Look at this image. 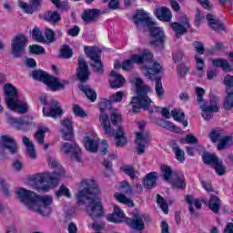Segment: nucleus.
Listing matches in <instances>:
<instances>
[{"label": "nucleus", "mask_w": 233, "mask_h": 233, "mask_svg": "<svg viewBox=\"0 0 233 233\" xmlns=\"http://www.w3.org/2000/svg\"><path fill=\"white\" fill-rule=\"evenodd\" d=\"M157 181V173L151 172L146 176L144 178L143 185L146 188H152L156 187V183Z\"/></svg>", "instance_id": "nucleus-35"}, {"label": "nucleus", "mask_w": 233, "mask_h": 233, "mask_svg": "<svg viewBox=\"0 0 233 233\" xmlns=\"http://www.w3.org/2000/svg\"><path fill=\"white\" fill-rule=\"evenodd\" d=\"M4 92L5 95V103L9 105L13 101L18 98L17 89L12 86V84H5L4 86Z\"/></svg>", "instance_id": "nucleus-27"}, {"label": "nucleus", "mask_w": 233, "mask_h": 233, "mask_svg": "<svg viewBox=\"0 0 233 233\" xmlns=\"http://www.w3.org/2000/svg\"><path fill=\"white\" fill-rule=\"evenodd\" d=\"M122 170L127 176L130 177V179H134L136 177V170L132 166H124Z\"/></svg>", "instance_id": "nucleus-60"}, {"label": "nucleus", "mask_w": 233, "mask_h": 233, "mask_svg": "<svg viewBox=\"0 0 233 233\" xmlns=\"http://www.w3.org/2000/svg\"><path fill=\"white\" fill-rule=\"evenodd\" d=\"M127 222V218H125V212L120 210L119 207H114V212L107 216V221L109 223H123V221Z\"/></svg>", "instance_id": "nucleus-29"}, {"label": "nucleus", "mask_w": 233, "mask_h": 233, "mask_svg": "<svg viewBox=\"0 0 233 233\" xmlns=\"http://www.w3.org/2000/svg\"><path fill=\"white\" fill-rule=\"evenodd\" d=\"M160 170L162 172L164 181H170L171 177L174 179V171H172V167L164 165L160 167Z\"/></svg>", "instance_id": "nucleus-40"}, {"label": "nucleus", "mask_w": 233, "mask_h": 233, "mask_svg": "<svg viewBox=\"0 0 233 233\" xmlns=\"http://www.w3.org/2000/svg\"><path fill=\"white\" fill-rule=\"evenodd\" d=\"M170 27L175 32L177 37L183 35V34H187L188 28H190V23L188 22V17H187V15L181 16L180 23H177V22L171 23Z\"/></svg>", "instance_id": "nucleus-16"}, {"label": "nucleus", "mask_w": 233, "mask_h": 233, "mask_svg": "<svg viewBox=\"0 0 233 233\" xmlns=\"http://www.w3.org/2000/svg\"><path fill=\"white\" fill-rule=\"evenodd\" d=\"M100 113L99 122L105 133L108 136H115L116 147H125L127 144V137H125V129L123 127H118L116 130H114L112 124H110V117L105 113V108L100 107Z\"/></svg>", "instance_id": "nucleus-4"}, {"label": "nucleus", "mask_w": 233, "mask_h": 233, "mask_svg": "<svg viewBox=\"0 0 233 233\" xmlns=\"http://www.w3.org/2000/svg\"><path fill=\"white\" fill-rule=\"evenodd\" d=\"M30 208L41 216H50V214H52V208H50V206L35 205L33 203Z\"/></svg>", "instance_id": "nucleus-36"}, {"label": "nucleus", "mask_w": 233, "mask_h": 233, "mask_svg": "<svg viewBox=\"0 0 233 233\" xmlns=\"http://www.w3.org/2000/svg\"><path fill=\"white\" fill-rule=\"evenodd\" d=\"M110 117H111V123L112 125H119L121 121H123V116H121V113H119V110L117 109H113L110 112Z\"/></svg>", "instance_id": "nucleus-44"}, {"label": "nucleus", "mask_w": 233, "mask_h": 233, "mask_svg": "<svg viewBox=\"0 0 233 233\" xmlns=\"http://www.w3.org/2000/svg\"><path fill=\"white\" fill-rule=\"evenodd\" d=\"M213 66L217 68H222L224 72H232V66L229 62L225 60L224 58H217L212 60Z\"/></svg>", "instance_id": "nucleus-32"}, {"label": "nucleus", "mask_w": 233, "mask_h": 233, "mask_svg": "<svg viewBox=\"0 0 233 233\" xmlns=\"http://www.w3.org/2000/svg\"><path fill=\"white\" fill-rule=\"evenodd\" d=\"M224 136L223 130H213L209 134V138L212 141V143H218L219 139H222Z\"/></svg>", "instance_id": "nucleus-51"}, {"label": "nucleus", "mask_w": 233, "mask_h": 233, "mask_svg": "<svg viewBox=\"0 0 233 233\" xmlns=\"http://www.w3.org/2000/svg\"><path fill=\"white\" fill-rule=\"evenodd\" d=\"M61 196H65L66 198H72L70 190L65 185H62L56 191V198H61Z\"/></svg>", "instance_id": "nucleus-56"}, {"label": "nucleus", "mask_w": 233, "mask_h": 233, "mask_svg": "<svg viewBox=\"0 0 233 233\" xmlns=\"http://www.w3.org/2000/svg\"><path fill=\"white\" fill-rule=\"evenodd\" d=\"M52 203H54V198L50 195L41 197L35 192H30V207H32V204L50 207Z\"/></svg>", "instance_id": "nucleus-17"}, {"label": "nucleus", "mask_w": 233, "mask_h": 233, "mask_svg": "<svg viewBox=\"0 0 233 233\" xmlns=\"http://www.w3.org/2000/svg\"><path fill=\"white\" fill-rule=\"evenodd\" d=\"M73 112L77 117H86V113L79 105H73Z\"/></svg>", "instance_id": "nucleus-61"}, {"label": "nucleus", "mask_w": 233, "mask_h": 233, "mask_svg": "<svg viewBox=\"0 0 233 233\" xmlns=\"http://www.w3.org/2000/svg\"><path fill=\"white\" fill-rule=\"evenodd\" d=\"M0 143L4 148H6L10 152V154H17L19 147L12 137L8 135L2 136Z\"/></svg>", "instance_id": "nucleus-20"}, {"label": "nucleus", "mask_w": 233, "mask_h": 233, "mask_svg": "<svg viewBox=\"0 0 233 233\" xmlns=\"http://www.w3.org/2000/svg\"><path fill=\"white\" fill-rule=\"evenodd\" d=\"M125 96V92L124 91H118L116 94H113L110 96V102L111 103H121V101H123V96Z\"/></svg>", "instance_id": "nucleus-58"}, {"label": "nucleus", "mask_w": 233, "mask_h": 233, "mask_svg": "<svg viewBox=\"0 0 233 233\" xmlns=\"http://www.w3.org/2000/svg\"><path fill=\"white\" fill-rule=\"evenodd\" d=\"M74 56V52H72V48L68 46H64L60 51V56L64 57V59H70Z\"/></svg>", "instance_id": "nucleus-53"}, {"label": "nucleus", "mask_w": 233, "mask_h": 233, "mask_svg": "<svg viewBox=\"0 0 233 233\" xmlns=\"http://www.w3.org/2000/svg\"><path fill=\"white\" fill-rule=\"evenodd\" d=\"M170 183L173 188H177V190H185V188H187L185 176L181 172L174 171L173 178Z\"/></svg>", "instance_id": "nucleus-22"}, {"label": "nucleus", "mask_w": 233, "mask_h": 233, "mask_svg": "<svg viewBox=\"0 0 233 233\" xmlns=\"http://www.w3.org/2000/svg\"><path fill=\"white\" fill-rule=\"evenodd\" d=\"M60 150L66 154V156H70L72 161L83 163L81 147H79L76 143L63 142L60 146Z\"/></svg>", "instance_id": "nucleus-10"}, {"label": "nucleus", "mask_w": 233, "mask_h": 233, "mask_svg": "<svg viewBox=\"0 0 233 233\" xmlns=\"http://www.w3.org/2000/svg\"><path fill=\"white\" fill-rule=\"evenodd\" d=\"M76 76L81 83H86L90 77V67L85 60V56H78V67L76 68Z\"/></svg>", "instance_id": "nucleus-15"}, {"label": "nucleus", "mask_w": 233, "mask_h": 233, "mask_svg": "<svg viewBox=\"0 0 233 233\" xmlns=\"http://www.w3.org/2000/svg\"><path fill=\"white\" fill-rule=\"evenodd\" d=\"M215 170L218 176L225 175L227 167H225V166H223V161L218 160V162L217 164H215Z\"/></svg>", "instance_id": "nucleus-62"}, {"label": "nucleus", "mask_w": 233, "mask_h": 233, "mask_svg": "<svg viewBox=\"0 0 233 233\" xmlns=\"http://www.w3.org/2000/svg\"><path fill=\"white\" fill-rule=\"evenodd\" d=\"M193 46L197 52V56H203L205 54V45H203V42L195 41L193 42Z\"/></svg>", "instance_id": "nucleus-57"}, {"label": "nucleus", "mask_w": 233, "mask_h": 233, "mask_svg": "<svg viewBox=\"0 0 233 233\" xmlns=\"http://www.w3.org/2000/svg\"><path fill=\"white\" fill-rule=\"evenodd\" d=\"M16 198L24 207L30 209V190L19 187L15 191Z\"/></svg>", "instance_id": "nucleus-24"}, {"label": "nucleus", "mask_w": 233, "mask_h": 233, "mask_svg": "<svg viewBox=\"0 0 233 233\" xmlns=\"http://www.w3.org/2000/svg\"><path fill=\"white\" fill-rule=\"evenodd\" d=\"M155 15L159 19V21H164L165 23H170L172 21V11L168 7H158L155 10Z\"/></svg>", "instance_id": "nucleus-28"}, {"label": "nucleus", "mask_w": 233, "mask_h": 233, "mask_svg": "<svg viewBox=\"0 0 233 233\" xmlns=\"http://www.w3.org/2000/svg\"><path fill=\"white\" fill-rule=\"evenodd\" d=\"M79 89L82 90L84 94H86L87 99H89V101H92V103H94V101L97 99V94H96V91L90 88V86L81 84L79 85Z\"/></svg>", "instance_id": "nucleus-37"}, {"label": "nucleus", "mask_w": 233, "mask_h": 233, "mask_svg": "<svg viewBox=\"0 0 233 233\" xmlns=\"http://www.w3.org/2000/svg\"><path fill=\"white\" fill-rule=\"evenodd\" d=\"M115 198L116 201H119V203H123V205H127V207H134V201L127 198V196H125V194L123 193H116Z\"/></svg>", "instance_id": "nucleus-41"}, {"label": "nucleus", "mask_w": 233, "mask_h": 233, "mask_svg": "<svg viewBox=\"0 0 233 233\" xmlns=\"http://www.w3.org/2000/svg\"><path fill=\"white\" fill-rule=\"evenodd\" d=\"M131 83H133L137 88V96L132 97L131 102L127 106L132 109L134 114H137L141 108L148 110V106H150L152 100L148 97L147 94L152 89L150 86H146L143 83V79L139 77L132 79Z\"/></svg>", "instance_id": "nucleus-3"}, {"label": "nucleus", "mask_w": 233, "mask_h": 233, "mask_svg": "<svg viewBox=\"0 0 233 233\" xmlns=\"http://www.w3.org/2000/svg\"><path fill=\"white\" fill-rule=\"evenodd\" d=\"M157 123L158 127H161L162 128H167V130H171L172 132L176 131V126L172 124V122L168 120H165L163 118H157Z\"/></svg>", "instance_id": "nucleus-43"}, {"label": "nucleus", "mask_w": 233, "mask_h": 233, "mask_svg": "<svg viewBox=\"0 0 233 233\" xmlns=\"http://www.w3.org/2000/svg\"><path fill=\"white\" fill-rule=\"evenodd\" d=\"M232 143V136L222 137V139L219 140V143L218 145V150H225V148H228V147H230Z\"/></svg>", "instance_id": "nucleus-39"}, {"label": "nucleus", "mask_w": 233, "mask_h": 233, "mask_svg": "<svg viewBox=\"0 0 233 233\" xmlns=\"http://www.w3.org/2000/svg\"><path fill=\"white\" fill-rule=\"evenodd\" d=\"M32 77L36 81L45 83V85H46V86L49 88V90H52V92H57V90H65V86H66V85L69 83L68 80L61 81V79L58 77L50 76L48 73L41 69L33 71Z\"/></svg>", "instance_id": "nucleus-6"}, {"label": "nucleus", "mask_w": 233, "mask_h": 233, "mask_svg": "<svg viewBox=\"0 0 233 233\" xmlns=\"http://www.w3.org/2000/svg\"><path fill=\"white\" fill-rule=\"evenodd\" d=\"M48 132V128L43 126L38 127V130L35 134V139L38 145H44V150H48V144H45V134Z\"/></svg>", "instance_id": "nucleus-31"}, {"label": "nucleus", "mask_w": 233, "mask_h": 233, "mask_svg": "<svg viewBox=\"0 0 233 233\" xmlns=\"http://www.w3.org/2000/svg\"><path fill=\"white\" fill-rule=\"evenodd\" d=\"M86 56L90 59V65L93 72L99 76L105 72L103 62L101 61V50L97 47H86Z\"/></svg>", "instance_id": "nucleus-8"}, {"label": "nucleus", "mask_w": 233, "mask_h": 233, "mask_svg": "<svg viewBox=\"0 0 233 233\" xmlns=\"http://www.w3.org/2000/svg\"><path fill=\"white\" fill-rule=\"evenodd\" d=\"M47 162L51 168H55L53 173L44 172L31 176V186L38 192H48L50 188H56L59 185V179L65 176V169L59 161L54 157H47Z\"/></svg>", "instance_id": "nucleus-2"}, {"label": "nucleus", "mask_w": 233, "mask_h": 233, "mask_svg": "<svg viewBox=\"0 0 233 233\" xmlns=\"http://www.w3.org/2000/svg\"><path fill=\"white\" fill-rule=\"evenodd\" d=\"M133 21L136 26H147L148 28L156 25V21L143 9L137 10L133 15Z\"/></svg>", "instance_id": "nucleus-12"}, {"label": "nucleus", "mask_w": 233, "mask_h": 233, "mask_svg": "<svg viewBox=\"0 0 233 233\" xmlns=\"http://www.w3.org/2000/svg\"><path fill=\"white\" fill-rule=\"evenodd\" d=\"M62 137L65 141H70L74 137V127L70 118H64L61 121Z\"/></svg>", "instance_id": "nucleus-19"}, {"label": "nucleus", "mask_w": 233, "mask_h": 233, "mask_svg": "<svg viewBox=\"0 0 233 233\" xmlns=\"http://www.w3.org/2000/svg\"><path fill=\"white\" fill-rule=\"evenodd\" d=\"M28 38L25 35H16L11 40V54L13 57H23L26 54Z\"/></svg>", "instance_id": "nucleus-9"}, {"label": "nucleus", "mask_w": 233, "mask_h": 233, "mask_svg": "<svg viewBox=\"0 0 233 233\" xmlns=\"http://www.w3.org/2000/svg\"><path fill=\"white\" fill-rule=\"evenodd\" d=\"M30 54H35V56H45L46 54V50L45 47L39 45H32L30 46Z\"/></svg>", "instance_id": "nucleus-48"}, {"label": "nucleus", "mask_w": 233, "mask_h": 233, "mask_svg": "<svg viewBox=\"0 0 233 233\" xmlns=\"http://www.w3.org/2000/svg\"><path fill=\"white\" fill-rule=\"evenodd\" d=\"M224 85L226 86V99L224 101L225 110L233 108V76L227 75L224 77Z\"/></svg>", "instance_id": "nucleus-13"}, {"label": "nucleus", "mask_w": 233, "mask_h": 233, "mask_svg": "<svg viewBox=\"0 0 233 233\" xmlns=\"http://www.w3.org/2000/svg\"><path fill=\"white\" fill-rule=\"evenodd\" d=\"M171 116L175 121L181 123L183 119H185V113L181 112V110L175 108L171 111Z\"/></svg>", "instance_id": "nucleus-54"}, {"label": "nucleus", "mask_w": 233, "mask_h": 233, "mask_svg": "<svg viewBox=\"0 0 233 233\" xmlns=\"http://www.w3.org/2000/svg\"><path fill=\"white\" fill-rule=\"evenodd\" d=\"M157 203L161 210L164 211V214H168V204H167V200L159 194L157 195Z\"/></svg>", "instance_id": "nucleus-47"}, {"label": "nucleus", "mask_w": 233, "mask_h": 233, "mask_svg": "<svg viewBox=\"0 0 233 233\" xmlns=\"http://www.w3.org/2000/svg\"><path fill=\"white\" fill-rule=\"evenodd\" d=\"M100 192L97 182L88 178L82 181V189L76 194L78 203L86 205V212L93 221L104 216L103 204L97 198Z\"/></svg>", "instance_id": "nucleus-1"}, {"label": "nucleus", "mask_w": 233, "mask_h": 233, "mask_svg": "<svg viewBox=\"0 0 233 233\" xmlns=\"http://www.w3.org/2000/svg\"><path fill=\"white\" fill-rule=\"evenodd\" d=\"M209 210H212L214 214H219L221 208V199L218 196L211 195L208 201Z\"/></svg>", "instance_id": "nucleus-33"}, {"label": "nucleus", "mask_w": 233, "mask_h": 233, "mask_svg": "<svg viewBox=\"0 0 233 233\" xmlns=\"http://www.w3.org/2000/svg\"><path fill=\"white\" fill-rule=\"evenodd\" d=\"M32 37L34 41H36V43L45 42V36H43V32H41V29H39L38 27H35L33 29Z\"/></svg>", "instance_id": "nucleus-49"}, {"label": "nucleus", "mask_w": 233, "mask_h": 233, "mask_svg": "<svg viewBox=\"0 0 233 233\" xmlns=\"http://www.w3.org/2000/svg\"><path fill=\"white\" fill-rule=\"evenodd\" d=\"M48 106L43 107V114L45 117H53L56 119V117H61L63 116V108L61 107V104L55 99H52L48 103Z\"/></svg>", "instance_id": "nucleus-14"}, {"label": "nucleus", "mask_w": 233, "mask_h": 233, "mask_svg": "<svg viewBox=\"0 0 233 233\" xmlns=\"http://www.w3.org/2000/svg\"><path fill=\"white\" fill-rule=\"evenodd\" d=\"M0 190L3 192L5 198H10V187L3 178H0Z\"/></svg>", "instance_id": "nucleus-55"}, {"label": "nucleus", "mask_w": 233, "mask_h": 233, "mask_svg": "<svg viewBox=\"0 0 233 233\" xmlns=\"http://www.w3.org/2000/svg\"><path fill=\"white\" fill-rule=\"evenodd\" d=\"M148 143V137L143 133H137V138L135 140L136 152L138 156H143L145 154V148H147V144Z\"/></svg>", "instance_id": "nucleus-23"}, {"label": "nucleus", "mask_w": 233, "mask_h": 233, "mask_svg": "<svg viewBox=\"0 0 233 233\" xmlns=\"http://www.w3.org/2000/svg\"><path fill=\"white\" fill-rule=\"evenodd\" d=\"M123 85H125V77L116 71H111L109 77V86L111 88H121Z\"/></svg>", "instance_id": "nucleus-30"}, {"label": "nucleus", "mask_w": 233, "mask_h": 233, "mask_svg": "<svg viewBox=\"0 0 233 233\" xmlns=\"http://www.w3.org/2000/svg\"><path fill=\"white\" fill-rule=\"evenodd\" d=\"M172 150L175 152L177 161L183 163L185 161V151H183L179 146H174Z\"/></svg>", "instance_id": "nucleus-50"}, {"label": "nucleus", "mask_w": 233, "mask_h": 233, "mask_svg": "<svg viewBox=\"0 0 233 233\" xmlns=\"http://www.w3.org/2000/svg\"><path fill=\"white\" fill-rule=\"evenodd\" d=\"M195 61L197 65V70L203 72L205 70V60L199 57L198 55H195Z\"/></svg>", "instance_id": "nucleus-63"}, {"label": "nucleus", "mask_w": 233, "mask_h": 233, "mask_svg": "<svg viewBox=\"0 0 233 233\" xmlns=\"http://www.w3.org/2000/svg\"><path fill=\"white\" fill-rule=\"evenodd\" d=\"M206 19L208 22V26L212 28L215 32L225 31V25L219 19L216 18L214 15H207Z\"/></svg>", "instance_id": "nucleus-26"}, {"label": "nucleus", "mask_w": 233, "mask_h": 233, "mask_svg": "<svg viewBox=\"0 0 233 233\" xmlns=\"http://www.w3.org/2000/svg\"><path fill=\"white\" fill-rule=\"evenodd\" d=\"M8 108L13 110V112H17L18 114H26L28 112L29 106L26 102L16 98L11 103L7 104Z\"/></svg>", "instance_id": "nucleus-21"}, {"label": "nucleus", "mask_w": 233, "mask_h": 233, "mask_svg": "<svg viewBox=\"0 0 233 233\" xmlns=\"http://www.w3.org/2000/svg\"><path fill=\"white\" fill-rule=\"evenodd\" d=\"M84 147H86L88 152H92L96 154L97 152V143L96 140L90 138V137H86L84 140Z\"/></svg>", "instance_id": "nucleus-38"}, {"label": "nucleus", "mask_w": 233, "mask_h": 233, "mask_svg": "<svg viewBox=\"0 0 233 233\" xmlns=\"http://www.w3.org/2000/svg\"><path fill=\"white\" fill-rule=\"evenodd\" d=\"M152 219L147 214L139 212L137 209L133 210V218H127L126 223L133 228V230H137V232H141L145 230V223H151Z\"/></svg>", "instance_id": "nucleus-7"}, {"label": "nucleus", "mask_w": 233, "mask_h": 233, "mask_svg": "<svg viewBox=\"0 0 233 233\" xmlns=\"http://www.w3.org/2000/svg\"><path fill=\"white\" fill-rule=\"evenodd\" d=\"M46 19L50 23H57L61 21V15L57 11H49L46 15Z\"/></svg>", "instance_id": "nucleus-46"}, {"label": "nucleus", "mask_w": 233, "mask_h": 233, "mask_svg": "<svg viewBox=\"0 0 233 233\" xmlns=\"http://www.w3.org/2000/svg\"><path fill=\"white\" fill-rule=\"evenodd\" d=\"M147 28L151 35L150 45L161 50L163 48V46L165 45V39H167L165 32L161 27L157 26V24H156V22L154 25H151Z\"/></svg>", "instance_id": "nucleus-11"}, {"label": "nucleus", "mask_w": 233, "mask_h": 233, "mask_svg": "<svg viewBox=\"0 0 233 233\" xmlns=\"http://www.w3.org/2000/svg\"><path fill=\"white\" fill-rule=\"evenodd\" d=\"M43 0H31L30 3V14H35L41 10V5Z\"/></svg>", "instance_id": "nucleus-52"}, {"label": "nucleus", "mask_w": 233, "mask_h": 233, "mask_svg": "<svg viewBox=\"0 0 233 233\" xmlns=\"http://www.w3.org/2000/svg\"><path fill=\"white\" fill-rule=\"evenodd\" d=\"M99 15H101L99 9H86L83 11L81 18L85 25H92V23H97Z\"/></svg>", "instance_id": "nucleus-18"}, {"label": "nucleus", "mask_w": 233, "mask_h": 233, "mask_svg": "<svg viewBox=\"0 0 233 233\" xmlns=\"http://www.w3.org/2000/svg\"><path fill=\"white\" fill-rule=\"evenodd\" d=\"M155 83L156 94L160 99H163V96H165V89L163 88V84L161 83V77H157Z\"/></svg>", "instance_id": "nucleus-45"}, {"label": "nucleus", "mask_w": 233, "mask_h": 233, "mask_svg": "<svg viewBox=\"0 0 233 233\" xmlns=\"http://www.w3.org/2000/svg\"><path fill=\"white\" fill-rule=\"evenodd\" d=\"M154 56L149 50H144L142 55H132L130 56L131 61L137 63V65H143V63H150L153 59Z\"/></svg>", "instance_id": "nucleus-25"}, {"label": "nucleus", "mask_w": 233, "mask_h": 233, "mask_svg": "<svg viewBox=\"0 0 233 233\" xmlns=\"http://www.w3.org/2000/svg\"><path fill=\"white\" fill-rule=\"evenodd\" d=\"M150 70L155 74H159V72H161V65L154 63V60L148 64H146V71L144 72V76H146V77H149V79L151 76Z\"/></svg>", "instance_id": "nucleus-34"}, {"label": "nucleus", "mask_w": 233, "mask_h": 233, "mask_svg": "<svg viewBox=\"0 0 233 233\" xmlns=\"http://www.w3.org/2000/svg\"><path fill=\"white\" fill-rule=\"evenodd\" d=\"M203 161L206 165H216L219 158H218V156L212 155L210 153H204L203 154Z\"/></svg>", "instance_id": "nucleus-42"}, {"label": "nucleus", "mask_w": 233, "mask_h": 233, "mask_svg": "<svg viewBox=\"0 0 233 233\" xmlns=\"http://www.w3.org/2000/svg\"><path fill=\"white\" fill-rule=\"evenodd\" d=\"M17 5L25 14H30V4L24 2L23 0H18Z\"/></svg>", "instance_id": "nucleus-64"}, {"label": "nucleus", "mask_w": 233, "mask_h": 233, "mask_svg": "<svg viewBox=\"0 0 233 233\" xmlns=\"http://www.w3.org/2000/svg\"><path fill=\"white\" fill-rule=\"evenodd\" d=\"M195 92L197 94V101L202 110V117L205 121H209V119L214 117V112H219V108L221 107L219 100L216 97H212L210 99V105L208 106L205 102V98H203L205 96V89L202 87H196Z\"/></svg>", "instance_id": "nucleus-5"}, {"label": "nucleus", "mask_w": 233, "mask_h": 233, "mask_svg": "<svg viewBox=\"0 0 233 233\" xmlns=\"http://www.w3.org/2000/svg\"><path fill=\"white\" fill-rule=\"evenodd\" d=\"M14 123L17 125L20 130H28L29 123L24 118L15 119Z\"/></svg>", "instance_id": "nucleus-59"}]
</instances>
